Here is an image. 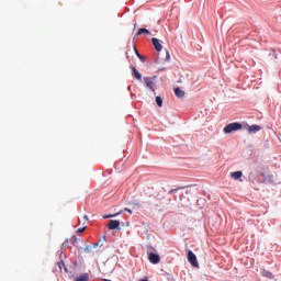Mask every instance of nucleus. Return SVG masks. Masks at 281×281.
<instances>
[{
	"mask_svg": "<svg viewBox=\"0 0 281 281\" xmlns=\"http://www.w3.org/2000/svg\"><path fill=\"white\" fill-rule=\"evenodd\" d=\"M175 95H177V98H183L186 95V92L183 90H181L180 88H175Z\"/></svg>",
	"mask_w": 281,
	"mask_h": 281,
	"instance_id": "obj_12",
	"label": "nucleus"
},
{
	"mask_svg": "<svg viewBox=\"0 0 281 281\" xmlns=\"http://www.w3.org/2000/svg\"><path fill=\"white\" fill-rule=\"evenodd\" d=\"M75 281H89V273H82L75 279Z\"/></svg>",
	"mask_w": 281,
	"mask_h": 281,
	"instance_id": "obj_11",
	"label": "nucleus"
},
{
	"mask_svg": "<svg viewBox=\"0 0 281 281\" xmlns=\"http://www.w3.org/2000/svg\"><path fill=\"white\" fill-rule=\"evenodd\" d=\"M137 207H139V202H137V203H135V204L133 205V210H137Z\"/></svg>",
	"mask_w": 281,
	"mask_h": 281,
	"instance_id": "obj_25",
	"label": "nucleus"
},
{
	"mask_svg": "<svg viewBox=\"0 0 281 281\" xmlns=\"http://www.w3.org/2000/svg\"><path fill=\"white\" fill-rule=\"evenodd\" d=\"M258 131H262V127L260 125H250L248 127V133H258Z\"/></svg>",
	"mask_w": 281,
	"mask_h": 281,
	"instance_id": "obj_10",
	"label": "nucleus"
},
{
	"mask_svg": "<svg viewBox=\"0 0 281 281\" xmlns=\"http://www.w3.org/2000/svg\"><path fill=\"white\" fill-rule=\"evenodd\" d=\"M67 245H69V239H66V240L61 244V247L65 248V247H67Z\"/></svg>",
	"mask_w": 281,
	"mask_h": 281,
	"instance_id": "obj_21",
	"label": "nucleus"
},
{
	"mask_svg": "<svg viewBox=\"0 0 281 281\" xmlns=\"http://www.w3.org/2000/svg\"><path fill=\"white\" fill-rule=\"evenodd\" d=\"M120 214H122V212L115 213V214H111V215H105V216H103V218H115V216H120Z\"/></svg>",
	"mask_w": 281,
	"mask_h": 281,
	"instance_id": "obj_17",
	"label": "nucleus"
},
{
	"mask_svg": "<svg viewBox=\"0 0 281 281\" xmlns=\"http://www.w3.org/2000/svg\"><path fill=\"white\" fill-rule=\"evenodd\" d=\"M132 71L136 80H142V74L139 72V70H137V68H135V66H132Z\"/></svg>",
	"mask_w": 281,
	"mask_h": 281,
	"instance_id": "obj_9",
	"label": "nucleus"
},
{
	"mask_svg": "<svg viewBox=\"0 0 281 281\" xmlns=\"http://www.w3.org/2000/svg\"><path fill=\"white\" fill-rule=\"evenodd\" d=\"M89 222V217L87 215L83 216V223H88Z\"/></svg>",
	"mask_w": 281,
	"mask_h": 281,
	"instance_id": "obj_26",
	"label": "nucleus"
},
{
	"mask_svg": "<svg viewBox=\"0 0 281 281\" xmlns=\"http://www.w3.org/2000/svg\"><path fill=\"white\" fill-rule=\"evenodd\" d=\"M134 50H135L136 56L139 58V56H142V55L139 54V50H137L136 47H134Z\"/></svg>",
	"mask_w": 281,
	"mask_h": 281,
	"instance_id": "obj_24",
	"label": "nucleus"
},
{
	"mask_svg": "<svg viewBox=\"0 0 281 281\" xmlns=\"http://www.w3.org/2000/svg\"><path fill=\"white\" fill-rule=\"evenodd\" d=\"M148 260H149V262H151V265H159L161 258L159 257V255H157L155 252H150L148 255Z\"/></svg>",
	"mask_w": 281,
	"mask_h": 281,
	"instance_id": "obj_5",
	"label": "nucleus"
},
{
	"mask_svg": "<svg viewBox=\"0 0 281 281\" xmlns=\"http://www.w3.org/2000/svg\"><path fill=\"white\" fill-rule=\"evenodd\" d=\"M85 252H86V254H91V247H90V246H87V247L85 248Z\"/></svg>",
	"mask_w": 281,
	"mask_h": 281,
	"instance_id": "obj_22",
	"label": "nucleus"
},
{
	"mask_svg": "<svg viewBox=\"0 0 281 281\" xmlns=\"http://www.w3.org/2000/svg\"><path fill=\"white\" fill-rule=\"evenodd\" d=\"M156 103L158 106H164V99H161V97H156Z\"/></svg>",
	"mask_w": 281,
	"mask_h": 281,
	"instance_id": "obj_16",
	"label": "nucleus"
},
{
	"mask_svg": "<svg viewBox=\"0 0 281 281\" xmlns=\"http://www.w3.org/2000/svg\"><path fill=\"white\" fill-rule=\"evenodd\" d=\"M108 229H117L120 232V229H122V227H120V221L111 220L108 223Z\"/></svg>",
	"mask_w": 281,
	"mask_h": 281,
	"instance_id": "obj_6",
	"label": "nucleus"
},
{
	"mask_svg": "<svg viewBox=\"0 0 281 281\" xmlns=\"http://www.w3.org/2000/svg\"><path fill=\"white\" fill-rule=\"evenodd\" d=\"M261 274L263 278H268L269 280H273V273L270 272L269 270H262Z\"/></svg>",
	"mask_w": 281,
	"mask_h": 281,
	"instance_id": "obj_13",
	"label": "nucleus"
},
{
	"mask_svg": "<svg viewBox=\"0 0 281 281\" xmlns=\"http://www.w3.org/2000/svg\"><path fill=\"white\" fill-rule=\"evenodd\" d=\"M58 267H59L60 271H63V269H64L65 273H69V270H67V267L65 266L64 261L59 262Z\"/></svg>",
	"mask_w": 281,
	"mask_h": 281,
	"instance_id": "obj_15",
	"label": "nucleus"
},
{
	"mask_svg": "<svg viewBox=\"0 0 281 281\" xmlns=\"http://www.w3.org/2000/svg\"><path fill=\"white\" fill-rule=\"evenodd\" d=\"M187 258H188V262H190L191 267L199 268V261L196 260V255H194V252H192V250L188 251Z\"/></svg>",
	"mask_w": 281,
	"mask_h": 281,
	"instance_id": "obj_3",
	"label": "nucleus"
},
{
	"mask_svg": "<svg viewBox=\"0 0 281 281\" xmlns=\"http://www.w3.org/2000/svg\"><path fill=\"white\" fill-rule=\"evenodd\" d=\"M166 63H168L170 60V52L166 50V58H165Z\"/></svg>",
	"mask_w": 281,
	"mask_h": 281,
	"instance_id": "obj_19",
	"label": "nucleus"
},
{
	"mask_svg": "<svg viewBox=\"0 0 281 281\" xmlns=\"http://www.w3.org/2000/svg\"><path fill=\"white\" fill-rule=\"evenodd\" d=\"M87 229V226L77 229V234H82Z\"/></svg>",
	"mask_w": 281,
	"mask_h": 281,
	"instance_id": "obj_20",
	"label": "nucleus"
},
{
	"mask_svg": "<svg viewBox=\"0 0 281 281\" xmlns=\"http://www.w3.org/2000/svg\"><path fill=\"white\" fill-rule=\"evenodd\" d=\"M124 212H128L130 214H133V211L131 209H124Z\"/></svg>",
	"mask_w": 281,
	"mask_h": 281,
	"instance_id": "obj_27",
	"label": "nucleus"
},
{
	"mask_svg": "<svg viewBox=\"0 0 281 281\" xmlns=\"http://www.w3.org/2000/svg\"><path fill=\"white\" fill-rule=\"evenodd\" d=\"M243 171H234L231 172V178L234 179L235 181H243Z\"/></svg>",
	"mask_w": 281,
	"mask_h": 281,
	"instance_id": "obj_8",
	"label": "nucleus"
},
{
	"mask_svg": "<svg viewBox=\"0 0 281 281\" xmlns=\"http://www.w3.org/2000/svg\"><path fill=\"white\" fill-rule=\"evenodd\" d=\"M98 245H100V243H95V244L93 245V247L95 248V247H98Z\"/></svg>",
	"mask_w": 281,
	"mask_h": 281,
	"instance_id": "obj_29",
	"label": "nucleus"
},
{
	"mask_svg": "<svg viewBox=\"0 0 281 281\" xmlns=\"http://www.w3.org/2000/svg\"><path fill=\"white\" fill-rule=\"evenodd\" d=\"M139 60H142L143 63H146V57H144L143 55H138Z\"/></svg>",
	"mask_w": 281,
	"mask_h": 281,
	"instance_id": "obj_23",
	"label": "nucleus"
},
{
	"mask_svg": "<svg viewBox=\"0 0 281 281\" xmlns=\"http://www.w3.org/2000/svg\"><path fill=\"white\" fill-rule=\"evenodd\" d=\"M151 43L156 49V52H161V49H164V46L161 45V43L157 40V37H153L151 38Z\"/></svg>",
	"mask_w": 281,
	"mask_h": 281,
	"instance_id": "obj_7",
	"label": "nucleus"
},
{
	"mask_svg": "<svg viewBox=\"0 0 281 281\" xmlns=\"http://www.w3.org/2000/svg\"><path fill=\"white\" fill-rule=\"evenodd\" d=\"M243 128V124L240 123H231L224 127V133L229 134L234 133V131H240Z\"/></svg>",
	"mask_w": 281,
	"mask_h": 281,
	"instance_id": "obj_2",
	"label": "nucleus"
},
{
	"mask_svg": "<svg viewBox=\"0 0 281 281\" xmlns=\"http://www.w3.org/2000/svg\"><path fill=\"white\" fill-rule=\"evenodd\" d=\"M155 78L156 77H145L144 82L147 87V89H150V91L155 92Z\"/></svg>",
	"mask_w": 281,
	"mask_h": 281,
	"instance_id": "obj_4",
	"label": "nucleus"
},
{
	"mask_svg": "<svg viewBox=\"0 0 281 281\" xmlns=\"http://www.w3.org/2000/svg\"><path fill=\"white\" fill-rule=\"evenodd\" d=\"M70 241H71V245L74 247H76V243H78V237H76V235H74L71 238H70Z\"/></svg>",
	"mask_w": 281,
	"mask_h": 281,
	"instance_id": "obj_18",
	"label": "nucleus"
},
{
	"mask_svg": "<svg viewBox=\"0 0 281 281\" xmlns=\"http://www.w3.org/2000/svg\"><path fill=\"white\" fill-rule=\"evenodd\" d=\"M100 271L101 273H103V276H110V273H113V271H115V262L113 260L108 259L100 267Z\"/></svg>",
	"mask_w": 281,
	"mask_h": 281,
	"instance_id": "obj_1",
	"label": "nucleus"
},
{
	"mask_svg": "<svg viewBox=\"0 0 281 281\" xmlns=\"http://www.w3.org/2000/svg\"><path fill=\"white\" fill-rule=\"evenodd\" d=\"M173 192H177V189L169 190L168 194H172Z\"/></svg>",
	"mask_w": 281,
	"mask_h": 281,
	"instance_id": "obj_28",
	"label": "nucleus"
},
{
	"mask_svg": "<svg viewBox=\"0 0 281 281\" xmlns=\"http://www.w3.org/2000/svg\"><path fill=\"white\" fill-rule=\"evenodd\" d=\"M142 34H146L148 36L150 35V31H148L147 29H139L136 33V36H142Z\"/></svg>",
	"mask_w": 281,
	"mask_h": 281,
	"instance_id": "obj_14",
	"label": "nucleus"
}]
</instances>
